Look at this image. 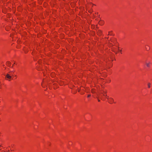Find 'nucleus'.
Returning <instances> with one entry per match:
<instances>
[{"label": "nucleus", "instance_id": "1", "mask_svg": "<svg viewBox=\"0 0 152 152\" xmlns=\"http://www.w3.org/2000/svg\"><path fill=\"white\" fill-rule=\"evenodd\" d=\"M109 102L110 104H112L113 103H115L114 102V99L112 98H110L109 99Z\"/></svg>", "mask_w": 152, "mask_h": 152}, {"label": "nucleus", "instance_id": "2", "mask_svg": "<svg viewBox=\"0 0 152 152\" xmlns=\"http://www.w3.org/2000/svg\"><path fill=\"white\" fill-rule=\"evenodd\" d=\"M6 76L7 78L9 79H10L12 78V76L9 74H7Z\"/></svg>", "mask_w": 152, "mask_h": 152}, {"label": "nucleus", "instance_id": "3", "mask_svg": "<svg viewBox=\"0 0 152 152\" xmlns=\"http://www.w3.org/2000/svg\"><path fill=\"white\" fill-rule=\"evenodd\" d=\"M11 64V63L10 62V61H7L6 63V65L8 66H10V65Z\"/></svg>", "mask_w": 152, "mask_h": 152}, {"label": "nucleus", "instance_id": "4", "mask_svg": "<svg viewBox=\"0 0 152 152\" xmlns=\"http://www.w3.org/2000/svg\"><path fill=\"white\" fill-rule=\"evenodd\" d=\"M145 64H146V65L147 67H150V62H149V63H146Z\"/></svg>", "mask_w": 152, "mask_h": 152}, {"label": "nucleus", "instance_id": "5", "mask_svg": "<svg viewBox=\"0 0 152 152\" xmlns=\"http://www.w3.org/2000/svg\"><path fill=\"white\" fill-rule=\"evenodd\" d=\"M150 85L151 84L150 83H148V86L149 88H150Z\"/></svg>", "mask_w": 152, "mask_h": 152}, {"label": "nucleus", "instance_id": "6", "mask_svg": "<svg viewBox=\"0 0 152 152\" xmlns=\"http://www.w3.org/2000/svg\"><path fill=\"white\" fill-rule=\"evenodd\" d=\"M91 92L93 93H95V91H94V89H92Z\"/></svg>", "mask_w": 152, "mask_h": 152}, {"label": "nucleus", "instance_id": "7", "mask_svg": "<svg viewBox=\"0 0 152 152\" xmlns=\"http://www.w3.org/2000/svg\"><path fill=\"white\" fill-rule=\"evenodd\" d=\"M101 32H102L101 31H99V32L98 33V34H100L101 33Z\"/></svg>", "mask_w": 152, "mask_h": 152}, {"label": "nucleus", "instance_id": "8", "mask_svg": "<svg viewBox=\"0 0 152 152\" xmlns=\"http://www.w3.org/2000/svg\"><path fill=\"white\" fill-rule=\"evenodd\" d=\"M91 96V95H88V97H89L90 96Z\"/></svg>", "mask_w": 152, "mask_h": 152}, {"label": "nucleus", "instance_id": "9", "mask_svg": "<svg viewBox=\"0 0 152 152\" xmlns=\"http://www.w3.org/2000/svg\"><path fill=\"white\" fill-rule=\"evenodd\" d=\"M104 93L105 94V93H106V92H105L104 91H103Z\"/></svg>", "mask_w": 152, "mask_h": 152}, {"label": "nucleus", "instance_id": "10", "mask_svg": "<svg viewBox=\"0 0 152 152\" xmlns=\"http://www.w3.org/2000/svg\"><path fill=\"white\" fill-rule=\"evenodd\" d=\"M98 100L99 102H100V100H99V99H98Z\"/></svg>", "mask_w": 152, "mask_h": 152}, {"label": "nucleus", "instance_id": "11", "mask_svg": "<svg viewBox=\"0 0 152 152\" xmlns=\"http://www.w3.org/2000/svg\"><path fill=\"white\" fill-rule=\"evenodd\" d=\"M92 4L93 5H95L94 4Z\"/></svg>", "mask_w": 152, "mask_h": 152}, {"label": "nucleus", "instance_id": "12", "mask_svg": "<svg viewBox=\"0 0 152 152\" xmlns=\"http://www.w3.org/2000/svg\"><path fill=\"white\" fill-rule=\"evenodd\" d=\"M119 50V51H120V52H121V50Z\"/></svg>", "mask_w": 152, "mask_h": 152}, {"label": "nucleus", "instance_id": "13", "mask_svg": "<svg viewBox=\"0 0 152 152\" xmlns=\"http://www.w3.org/2000/svg\"><path fill=\"white\" fill-rule=\"evenodd\" d=\"M103 95H104V96H107V95H105L104 94H103Z\"/></svg>", "mask_w": 152, "mask_h": 152}, {"label": "nucleus", "instance_id": "14", "mask_svg": "<svg viewBox=\"0 0 152 152\" xmlns=\"http://www.w3.org/2000/svg\"><path fill=\"white\" fill-rule=\"evenodd\" d=\"M110 34V35H111V34Z\"/></svg>", "mask_w": 152, "mask_h": 152}, {"label": "nucleus", "instance_id": "15", "mask_svg": "<svg viewBox=\"0 0 152 152\" xmlns=\"http://www.w3.org/2000/svg\"><path fill=\"white\" fill-rule=\"evenodd\" d=\"M110 34V35H111V34Z\"/></svg>", "mask_w": 152, "mask_h": 152}]
</instances>
